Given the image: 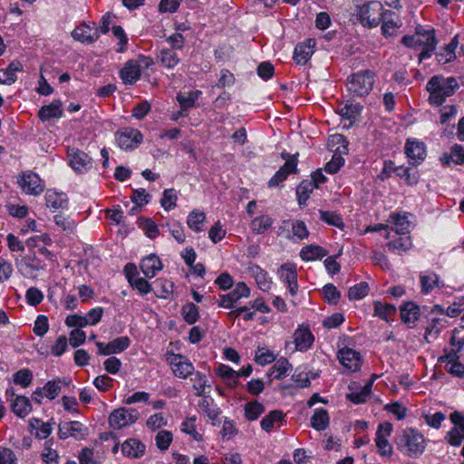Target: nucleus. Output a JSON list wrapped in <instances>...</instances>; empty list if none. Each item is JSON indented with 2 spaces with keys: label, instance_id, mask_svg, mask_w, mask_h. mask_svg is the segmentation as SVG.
<instances>
[{
  "label": "nucleus",
  "instance_id": "obj_1",
  "mask_svg": "<svg viewBox=\"0 0 464 464\" xmlns=\"http://www.w3.org/2000/svg\"><path fill=\"white\" fill-rule=\"evenodd\" d=\"M426 89L430 92V102L440 106L448 97L455 93L459 84L454 77L445 78L436 75L428 82Z\"/></svg>",
  "mask_w": 464,
  "mask_h": 464
},
{
  "label": "nucleus",
  "instance_id": "obj_2",
  "mask_svg": "<svg viewBox=\"0 0 464 464\" xmlns=\"http://www.w3.org/2000/svg\"><path fill=\"white\" fill-rule=\"evenodd\" d=\"M398 449L411 458H418L426 448L424 436L416 429L406 428L396 439Z\"/></svg>",
  "mask_w": 464,
  "mask_h": 464
},
{
  "label": "nucleus",
  "instance_id": "obj_3",
  "mask_svg": "<svg viewBox=\"0 0 464 464\" xmlns=\"http://www.w3.org/2000/svg\"><path fill=\"white\" fill-rule=\"evenodd\" d=\"M401 43L405 46L416 50L421 48L419 54L420 62L430 57L437 44L435 34L432 32H425V34H422V38L416 35H405L402 37Z\"/></svg>",
  "mask_w": 464,
  "mask_h": 464
},
{
  "label": "nucleus",
  "instance_id": "obj_4",
  "mask_svg": "<svg viewBox=\"0 0 464 464\" xmlns=\"http://www.w3.org/2000/svg\"><path fill=\"white\" fill-rule=\"evenodd\" d=\"M383 5L379 1L368 2L357 6L356 15L359 22L364 27L373 28L379 25L383 18Z\"/></svg>",
  "mask_w": 464,
  "mask_h": 464
},
{
  "label": "nucleus",
  "instance_id": "obj_5",
  "mask_svg": "<svg viewBox=\"0 0 464 464\" xmlns=\"http://www.w3.org/2000/svg\"><path fill=\"white\" fill-rule=\"evenodd\" d=\"M374 74L370 70L362 71L347 78V89L353 96L368 95L374 83Z\"/></svg>",
  "mask_w": 464,
  "mask_h": 464
},
{
  "label": "nucleus",
  "instance_id": "obj_6",
  "mask_svg": "<svg viewBox=\"0 0 464 464\" xmlns=\"http://www.w3.org/2000/svg\"><path fill=\"white\" fill-rule=\"evenodd\" d=\"M153 64V60L150 57L140 55L138 60L128 61L120 71V76L125 84H133L140 77V68H148Z\"/></svg>",
  "mask_w": 464,
  "mask_h": 464
},
{
  "label": "nucleus",
  "instance_id": "obj_7",
  "mask_svg": "<svg viewBox=\"0 0 464 464\" xmlns=\"http://www.w3.org/2000/svg\"><path fill=\"white\" fill-rule=\"evenodd\" d=\"M17 184L28 195L39 196L44 191V183L35 172L22 171L17 177Z\"/></svg>",
  "mask_w": 464,
  "mask_h": 464
},
{
  "label": "nucleus",
  "instance_id": "obj_8",
  "mask_svg": "<svg viewBox=\"0 0 464 464\" xmlns=\"http://www.w3.org/2000/svg\"><path fill=\"white\" fill-rule=\"evenodd\" d=\"M140 413L133 408H119L114 410L109 416L110 426L113 429H121L130 425L139 419Z\"/></svg>",
  "mask_w": 464,
  "mask_h": 464
},
{
  "label": "nucleus",
  "instance_id": "obj_9",
  "mask_svg": "<svg viewBox=\"0 0 464 464\" xmlns=\"http://www.w3.org/2000/svg\"><path fill=\"white\" fill-rule=\"evenodd\" d=\"M250 296V288L244 282H238L236 284L235 288L226 295H220L218 300L219 307L230 309L234 308L235 304L239 302L242 298H247Z\"/></svg>",
  "mask_w": 464,
  "mask_h": 464
},
{
  "label": "nucleus",
  "instance_id": "obj_10",
  "mask_svg": "<svg viewBox=\"0 0 464 464\" xmlns=\"http://www.w3.org/2000/svg\"><path fill=\"white\" fill-rule=\"evenodd\" d=\"M281 157L286 161L268 181V186L271 188L278 186L281 182L286 179L290 173H295L296 171L298 162L296 155H290L287 152H282Z\"/></svg>",
  "mask_w": 464,
  "mask_h": 464
},
{
  "label": "nucleus",
  "instance_id": "obj_11",
  "mask_svg": "<svg viewBox=\"0 0 464 464\" xmlns=\"http://www.w3.org/2000/svg\"><path fill=\"white\" fill-rule=\"evenodd\" d=\"M392 431V425L388 421L382 422L378 425L375 443L382 456L390 457L392 454V447L388 441V437H390Z\"/></svg>",
  "mask_w": 464,
  "mask_h": 464
},
{
  "label": "nucleus",
  "instance_id": "obj_12",
  "mask_svg": "<svg viewBox=\"0 0 464 464\" xmlns=\"http://www.w3.org/2000/svg\"><path fill=\"white\" fill-rule=\"evenodd\" d=\"M58 429V436L61 440H66L69 437L83 440L88 435V428L76 420L61 422Z\"/></svg>",
  "mask_w": 464,
  "mask_h": 464
},
{
  "label": "nucleus",
  "instance_id": "obj_13",
  "mask_svg": "<svg viewBox=\"0 0 464 464\" xmlns=\"http://www.w3.org/2000/svg\"><path fill=\"white\" fill-rule=\"evenodd\" d=\"M119 147L122 150H133L142 141L141 133L135 129H124L119 130L115 135Z\"/></svg>",
  "mask_w": 464,
  "mask_h": 464
},
{
  "label": "nucleus",
  "instance_id": "obj_14",
  "mask_svg": "<svg viewBox=\"0 0 464 464\" xmlns=\"http://www.w3.org/2000/svg\"><path fill=\"white\" fill-rule=\"evenodd\" d=\"M168 361L171 366L173 373L179 378L185 379L194 372L192 362L181 354L172 353L170 357L168 358Z\"/></svg>",
  "mask_w": 464,
  "mask_h": 464
},
{
  "label": "nucleus",
  "instance_id": "obj_15",
  "mask_svg": "<svg viewBox=\"0 0 464 464\" xmlns=\"http://www.w3.org/2000/svg\"><path fill=\"white\" fill-rule=\"evenodd\" d=\"M405 154L411 165L420 164L426 157V146L424 142L408 139L405 144Z\"/></svg>",
  "mask_w": 464,
  "mask_h": 464
},
{
  "label": "nucleus",
  "instance_id": "obj_16",
  "mask_svg": "<svg viewBox=\"0 0 464 464\" xmlns=\"http://www.w3.org/2000/svg\"><path fill=\"white\" fill-rule=\"evenodd\" d=\"M95 344L100 355H111L125 351L130 344V339L128 336H121L113 339L107 344L102 342H96Z\"/></svg>",
  "mask_w": 464,
  "mask_h": 464
},
{
  "label": "nucleus",
  "instance_id": "obj_17",
  "mask_svg": "<svg viewBox=\"0 0 464 464\" xmlns=\"http://www.w3.org/2000/svg\"><path fill=\"white\" fill-rule=\"evenodd\" d=\"M279 230L280 233L286 230V237L288 238L295 237L298 240H303L309 237V231L302 220H284Z\"/></svg>",
  "mask_w": 464,
  "mask_h": 464
},
{
  "label": "nucleus",
  "instance_id": "obj_18",
  "mask_svg": "<svg viewBox=\"0 0 464 464\" xmlns=\"http://www.w3.org/2000/svg\"><path fill=\"white\" fill-rule=\"evenodd\" d=\"M340 362L351 372H356L361 367V354L352 348H343L338 352Z\"/></svg>",
  "mask_w": 464,
  "mask_h": 464
},
{
  "label": "nucleus",
  "instance_id": "obj_19",
  "mask_svg": "<svg viewBox=\"0 0 464 464\" xmlns=\"http://www.w3.org/2000/svg\"><path fill=\"white\" fill-rule=\"evenodd\" d=\"M70 165L79 172L86 171L92 168V160L85 152L72 149L69 151Z\"/></svg>",
  "mask_w": 464,
  "mask_h": 464
},
{
  "label": "nucleus",
  "instance_id": "obj_20",
  "mask_svg": "<svg viewBox=\"0 0 464 464\" xmlns=\"http://www.w3.org/2000/svg\"><path fill=\"white\" fill-rule=\"evenodd\" d=\"M372 388V381H369L364 386L361 387L359 384L353 382L349 385V390L352 392L346 394L348 401L354 404L363 403L370 396Z\"/></svg>",
  "mask_w": 464,
  "mask_h": 464
},
{
  "label": "nucleus",
  "instance_id": "obj_21",
  "mask_svg": "<svg viewBox=\"0 0 464 464\" xmlns=\"http://www.w3.org/2000/svg\"><path fill=\"white\" fill-rule=\"evenodd\" d=\"M72 36L74 40L82 43L91 44L96 41L100 36V31L95 25L90 26L88 24H81L77 26L72 32Z\"/></svg>",
  "mask_w": 464,
  "mask_h": 464
},
{
  "label": "nucleus",
  "instance_id": "obj_22",
  "mask_svg": "<svg viewBox=\"0 0 464 464\" xmlns=\"http://www.w3.org/2000/svg\"><path fill=\"white\" fill-rule=\"evenodd\" d=\"M295 347L293 350L306 351L314 343V336L308 327L297 328L293 335Z\"/></svg>",
  "mask_w": 464,
  "mask_h": 464
},
{
  "label": "nucleus",
  "instance_id": "obj_23",
  "mask_svg": "<svg viewBox=\"0 0 464 464\" xmlns=\"http://www.w3.org/2000/svg\"><path fill=\"white\" fill-rule=\"evenodd\" d=\"M315 41L308 39L304 43L297 44L295 48L293 59L297 64H305L314 53Z\"/></svg>",
  "mask_w": 464,
  "mask_h": 464
},
{
  "label": "nucleus",
  "instance_id": "obj_24",
  "mask_svg": "<svg viewBox=\"0 0 464 464\" xmlns=\"http://www.w3.org/2000/svg\"><path fill=\"white\" fill-rule=\"evenodd\" d=\"M146 446L137 439H129L121 445V451L124 456L132 459H140L145 453Z\"/></svg>",
  "mask_w": 464,
  "mask_h": 464
},
{
  "label": "nucleus",
  "instance_id": "obj_25",
  "mask_svg": "<svg viewBox=\"0 0 464 464\" xmlns=\"http://www.w3.org/2000/svg\"><path fill=\"white\" fill-rule=\"evenodd\" d=\"M421 293L430 294L435 287H444V283L440 280V276L435 272L422 273L420 275Z\"/></svg>",
  "mask_w": 464,
  "mask_h": 464
},
{
  "label": "nucleus",
  "instance_id": "obj_26",
  "mask_svg": "<svg viewBox=\"0 0 464 464\" xmlns=\"http://www.w3.org/2000/svg\"><path fill=\"white\" fill-rule=\"evenodd\" d=\"M63 116L62 102L60 100H54L50 104L40 108L38 117L42 121H47L51 119H59Z\"/></svg>",
  "mask_w": 464,
  "mask_h": 464
},
{
  "label": "nucleus",
  "instance_id": "obj_27",
  "mask_svg": "<svg viewBox=\"0 0 464 464\" xmlns=\"http://www.w3.org/2000/svg\"><path fill=\"white\" fill-rule=\"evenodd\" d=\"M140 267L146 277L152 278L162 269V263L156 255H150L141 260Z\"/></svg>",
  "mask_w": 464,
  "mask_h": 464
},
{
  "label": "nucleus",
  "instance_id": "obj_28",
  "mask_svg": "<svg viewBox=\"0 0 464 464\" xmlns=\"http://www.w3.org/2000/svg\"><path fill=\"white\" fill-rule=\"evenodd\" d=\"M390 221L392 222L394 231L398 235H409L411 232V223L408 220V214L403 215L392 213L390 215Z\"/></svg>",
  "mask_w": 464,
  "mask_h": 464
},
{
  "label": "nucleus",
  "instance_id": "obj_29",
  "mask_svg": "<svg viewBox=\"0 0 464 464\" xmlns=\"http://www.w3.org/2000/svg\"><path fill=\"white\" fill-rule=\"evenodd\" d=\"M420 316V307L413 302H407L401 306V319L404 324L415 323Z\"/></svg>",
  "mask_w": 464,
  "mask_h": 464
},
{
  "label": "nucleus",
  "instance_id": "obj_30",
  "mask_svg": "<svg viewBox=\"0 0 464 464\" xmlns=\"http://www.w3.org/2000/svg\"><path fill=\"white\" fill-rule=\"evenodd\" d=\"M158 62L164 67L171 69L179 63V58L176 52L170 48H162L158 55Z\"/></svg>",
  "mask_w": 464,
  "mask_h": 464
},
{
  "label": "nucleus",
  "instance_id": "obj_31",
  "mask_svg": "<svg viewBox=\"0 0 464 464\" xmlns=\"http://www.w3.org/2000/svg\"><path fill=\"white\" fill-rule=\"evenodd\" d=\"M396 314V306L388 303H382L380 301L374 302V315L379 318L391 322Z\"/></svg>",
  "mask_w": 464,
  "mask_h": 464
},
{
  "label": "nucleus",
  "instance_id": "obj_32",
  "mask_svg": "<svg viewBox=\"0 0 464 464\" xmlns=\"http://www.w3.org/2000/svg\"><path fill=\"white\" fill-rule=\"evenodd\" d=\"M443 165L448 166L452 161L455 164H464V149L461 145L456 144L451 148L450 153H444L440 157Z\"/></svg>",
  "mask_w": 464,
  "mask_h": 464
},
{
  "label": "nucleus",
  "instance_id": "obj_33",
  "mask_svg": "<svg viewBox=\"0 0 464 464\" xmlns=\"http://www.w3.org/2000/svg\"><path fill=\"white\" fill-rule=\"evenodd\" d=\"M46 206L53 209L67 208L68 198L66 195L48 190L45 195Z\"/></svg>",
  "mask_w": 464,
  "mask_h": 464
},
{
  "label": "nucleus",
  "instance_id": "obj_34",
  "mask_svg": "<svg viewBox=\"0 0 464 464\" xmlns=\"http://www.w3.org/2000/svg\"><path fill=\"white\" fill-rule=\"evenodd\" d=\"M328 252L320 246L308 245L302 248L300 256L303 260L311 261L327 256Z\"/></svg>",
  "mask_w": 464,
  "mask_h": 464
},
{
  "label": "nucleus",
  "instance_id": "obj_35",
  "mask_svg": "<svg viewBox=\"0 0 464 464\" xmlns=\"http://www.w3.org/2000/svg\"><path fill=\"white\" fill-rule=\"evenodd\" d=\"M395 13L391 10H385L382 19V33L385 37L392 36L395 29L399 27L398 22L394 20Z\"/></svg>",
  "mask_w": 464,
  "mask_h": 464
},
{
  "label": "nucleus",
  "instance_id": "obj_36",
  "mask_svg": "<svg viewBox=\"0 0 464 464\" xmlns=\"http://www.w3.org/2000/svg\"><path fill=\"white\" fill-rule=\"evenodd\" d=\"M327 144L331 151H334L339 154L347 153L348 141L343 134L337 133L331 135L328 139Z\"/></svg>",
  "mask_w": 464,
  "mask_h": 464
},
{
  "label": "nucleus",
  "instance_id": "obj_37",
  "mask_svg": "<svg viewBox=\"0 0 464 464\" xmlns=\"http://www.w3.org/2000/svg\"><path fill=\"white\" fill-rule=\"evenodd\" d=\"M362 107L359 103L347 102L343 107L339 109V114L342 118L351 121H355L361 114Z\"/></svg>",
  "mask_w": 464,
  "mask_h": 464
},
{
  "label": "nucleus",
  "instance_id": "obj_38",
  "mask_svg": "<svg viewBox=\"0 0 464 464\" xmlns=\"http://www.w3.org/2000/svg\"><path fill=\"white\" fill-rule=\"evenodd\" d=\"M329 425V416L324 409H317L311 417V426L316 430H324Z\"/></svg>",
  "mask_w": 464,
  "mask_h": 464
},
{
  "label": "nucleus",
  "instance_id": "obj_39",
  "mask_svg": "<svg viewBox=\"0 0 464 464\" xmlns=\"http://www.w3.org/2000/svg\"><path fill=\"white\" fill-rule=\"evenodd\" d=\"M30 427L36 430L35 437L39 440L46 439L53 431L52 424L40 419L34 418L30 420Z\"/></svg>",
  "mask_w": 464,
  "mask_h": 464
},
{
  "label": "nucleus",
  "instance_id": "obj_40",
  "mask_svg": "<svg viewBox=\"0 0 464 464\" xmlns=\"http://www.w3.org/2000/svg\"><path fill=\"white\" fill-rule=\"evenodd\" d=\"M22 70V65L18 62L11 63L8 67L0 72V82L4 84H12L16 81L15 73Z\"/></svg>",
  "mask_w": 464,
  "mask_h": 464
},
{
  "label": "nucleus",
  "instance_id": "obj_41",
  "mask_svg": "<svg viewBox=\"0 0 464 464\" xmlns=\"http://www.w3.org/2000/svg\"><path fill=\"white\" fill-rule=\"evenodd\" d=\"M12 410L15 415L24 418L32 411V405L27 397L18 396L12 403Z\"/></svg>",
  "mask_w": 464,
  "mask_h": 464
},
{
  "label": "nucleus",
  "instance_id": "obj_42",
  "mask_svg": "<svg viewBox=\"0 0 464 464\" xmlns=\"http://www.w3.org/2000/svg\"><path fill=\"white\" fill-rule=\"evenodd\" d=\"M291 369V364L286 358L281 357L270 368L269 374L275 379H283Z\"/></svg>",
  "mask_w": 464,
  "mask_h": 464
},
{
  "label": "nucleus",
  "instance_id": "obj_43",
  "mask_svg": "<svg viewBox=\"0 0 464 464\" xmlns=\"http://www.w3.org/2000/svg\"><path fill=\"white\" fill-rule=\"evenodd\" d=\"M284 417L283 411L274 410L262 419L260 422L261 428L269 432L274 428L276 422L284 420Z\"/></svg>",
  "mask_w": 464,
  "mask_h": 464
},
{
  "label": "nucleus",
  "instance_id": "obj_44",
  "mask_svg": "<svg viewBox=\"0 0 464 464\" xmlns=\"http://www.w3.org/2000/svg\"><path fill=\"white\" fill-rule=\"evenodd\" d=\"M205 220V213L195 209L188 214L187 224L193 231L200 232L203 230L201 225H203Z\"/></svg>",
  "mask_w": 464,
  "mask_h": 464
},
{
  "label": "nucleus",
  "instance_id": "obj_45",
  "mask_svg": "<svg viewBox=\"0 0 464 464\" xmlns=\"http://www.w3.org/2000/svg\"><path fill=\"white\" fill-rule=\"evenodd\" d=\"M251 270L258 287L264 292L268 291L271 287V280L267 273L258 266L252 267Z\"/></svg>",
  "mask_w": 464,
  "mask_h": 464
},
{
  "label": "nucleus",
  "instance_id": "obj_46",
  "mask_svg": "<svg viewBox=\"0 0 464 464\" xmlns=\"http://www.w3.org/2000/svg\"><path fill=\"white\" fill-rule=\"evenodd\" d=\"M198 407L212 420H215L221 413L219 408L213 404V400L209 397H203L202 400L198 402Z\"/></svg>",
  "mask_w": 464,
  "mask_h": 464
},
{
  "label": "nucleus",
  "instance_id": "obj_47",
  "mask_svg": "<svg viewBox=\"0 0 464 464\" xmlns=\"http://www.w3.org/2000/svg\"><path fill=\"white\" fill-rule=\"evenodd\" d=\"M200 91H193L188 92L187 95H184L183 93H179L177 96V100L180 105V108L182 111H187L189 108H192L195 106L196 101L198 99V97L201 95Z\"/></svg>",
  "mask_w": 464,
  "mask_h": 464
},
{
  "label": "nucleus",
  "instance_id": "obj_48",
  "mask_svg": "<svg viewBox=\"0 0 464 464\" xmlns=\"http://www.w3.org/2000/svg\"><path fill=\"white\" fill-rule=\"evenodd\" d=\"M273 224V219L266 215L256 218L252 223V230L256 234L265 233Z\"/></svg>",
  "mask_w": 464,
  "mask_h": 464
},
{
  "label": "nucleus",
  "instance_id": "obj_49",
  "mask_svg": "<svg viewBox=\"0 0 464 464\" xmlns=\"http://www.w3.org/2000/svg\"><path fill=\"white\" fill-rule=\"evenodd\" d=\"M401 237L393 241H391L387 244V247L389 250H401V251H408L411 249L412 243L411 237L409 235H400Z\"/></svg>",
  "mask_w": 464,
  "mask_h": 464
},
{
  "label": "nucleus",
  "instance_id": "obj_50",
  "mask_svg": "<svg viewBox=\"0 0 464 464\" xmlns=\"http://www.w3.org/2000/svg\"><path fill=\"white\" fill-rule=\"evenodd\" d=\"M265 411V407L255 401L245 405V415L248 420H256Z\"/></svg>",
  "mask_w": 464,
  "mask_h": 464
},
{
  "label": "nucleus",
  "instance_id": "obj_51",
  "mask_svg": "<svg viewBox=\"0 0 464 464\" xmlns=\"http://www.w3.org/2000/svg\"><path fill=\"white\" fill-rule=\"evenodd\" d=\"M276 356L266 347L258 346L256 351L255 361L257 364L266 365L276 361Z\"/></svg>",
  "mask_w": 464,
  "mask_h": 464
},
{
  "label": "nucleus",
  "instance_id": "obj_52",
  "mask_svg": "<svg viewBox=\"0 0 464 464\" xmlns=\"http://www.w3.org/2000/svg\"><path fill=\"white\" fill-rule=\"evenodd\" d=\"M280 278L285 283H293L297 279L296 267L293 264H284L278 270Z\"/></svg>",
  "mask_w": 464,
  "mask_h": 464
},
{
  "label": "nucleus",
  "instance_id": "obj_53",
  "mask_svg": "<svg viewBox=\"0 0 464 464\" xmlns=\"http://www.w3.org/2000/svg\"><path fill=\"white\" fill-rule=\"evenodd\" d=\"M181 312L184 320L189 324H195L199 317L198 308L193 303L184 304Z\"/></svg>",
  "mask_w": 464,
  "mask_h": 464
},
{
  "label": "nucleus",
  "instance_id": "obj_54",
  "mask_svg": "<svg viewBox=\"0 0 464 464\" xmlns=\"http://www.w3.org/2000/svg\"><path fill=\"white\" fill-rule=\"evenodd\" d=\"M314 186L312 182L309 181H303L301 184L297 187L296 189V195H297V200L300 206L304 205L306 200L309 198L310 194L314 190Z\"/></svg>",
  "mask_w": 464,
  "mask_h": 464
},
{
  "label": "nucleus",
  "instance_id": "obj_55",
  "mask_svg": "<svg viewBox=\"0 0 464 464\" xmlns=\"http://www.w3.org/2000/svg\"><path fill=\"white\" fill-rule=\"evenodd\" d=\"M129 283L140 295H147L152 290L150 284L142 277H133V275H130L129 276Z\"/></svg>",
  "mask_w": 464,
  "mask_h": 464
},
{
  "label": "nucleus",
  "instance_id": "obj_56",
  "mask_svg": "<svg viewBox=\"0 0 464 464\" xmlns=\"http://www.w3.org/2000/svg\"><path fill=\"white\" fill-rule=\"evenodd\" d=\"M369 292V285L366 282H361L352 287L348 291V297L350 300H359L367 295Z\"/></svg>",
  "mask_w": 464,
  "mask_h": 464
},
{
  "label": "nucleus",
  "instance_id": "obj_57",
  "mask_svg": "<svg viewBox=\"0 0 464 464\" xmlns=\"http://www.w3.org/2000/svg\"><path fill=\"white\" fill-rule=\"evenodd\" d=\"M61 380L60 379H53L52 381H48L45 385L43 387V390L44 392V396L48 398L49 400L55 399L60 392H61Z\"/></svg>",
  "mask_w": 464,
  "mask_h": 464
},
{
  "label": "nucleus",
  "instance_id": "obj_58",
  "mask_svg": "<svg viewBox=\"0 0 464 464\" xmlns=\"http://www.w3.org/2000/svg\"><path fill=\"white\" fill-rule=\"evenodd\" d=\"M33 380V373L28 369H23L14 374V382L24 388L28 387Z\"/></svg>",
  "mask_w": 464,
  "mask_h": 464
},
{
  "label": "nucleus",
  "instance_id": "obj_59",
  "mask_svg": "<svg viewBox=\"0 0 464 464\" xmlns=\"http://www.w3.org/2000/svg\"><path fill=\"white\" fill-rule=\"evenodd\" d=\"M177 194L173 188L165 189L160 200L162 208L169 211L176 207Z\"/></svg>",
  "mask_w": 464,
  "mask_h": 464
},
{
  "label": "nucleus",
  "instance_id": "obj_60",
  "mask_svg": "<svg viewBox=\"0 0 464 464\" xmlns=\"http://www.w3.org/2000/svg\"><path fill=\"white\" fill-rule=\"evenodd\" d=\"M156 445L160 450L169 449L172 441V433L169 430H160L155 437Z\"/></svg>",
  "mask_w": 464,
  "mask_h": 464
},
{
  "label": "nucleus",
  "instance_id": "obj_61",
  "mask_svg": "<svg viewBox=\"0 0 464 464\" xmlns=\"http://www.w3.org/2000/svg\"><path fill=\"white\" fill-rule=\"evenodd\" d=\"M320 218L327 224L339 228L344 226L342 218L334 212L320 210Z\"/></svg>",
  "mask_w": 464,
  "mask_h": 464
},
{
  "label": "nucleus",
  "instance_id": "obj_62",
  "mask_svg": "<svg viewBox=\"0 0 464 464\" xmlns=\"http://www.w3.org/2000/svg\"><path fill=\"white\" fill-rule=\"evenodd\" d=\"M344 164V160L342 157V154L334 153L332 157V160L326 163L324 169L326 172L330 174L336 173L340 168Z\"/></svg>",
  "mask_w": 464,
  "mask_h": 464
},
{
  "label": "nucleus",
  "instance_id": "obj_63",
  "mask_svg": "<svg viewBox=\"0 0 464 464\" xmlns=\"http://www.w3.org/2000/svg\"><path fill=\"white\" fill-rule=\"evenodd\" d=\"M42 459L46 464H57L59 455L56 450H53L49 445V441L45 442L44 450L41 454Z\"/></svg>",
  "mask_w": 464,
  "mask_h": 464
},
{
  "label": "nucleus",
  "instance_id": "obj_64",
  "mask_svg": "<svg viewBox=\"0 0 464 464\" xmlns=\"http://www.w3.org/2000/svg\"><path fill=\"white\" fill-rule=\"evenodd\" d=\"M215 284L223 291L232 288L234 285V279L227 272L221 273L215 280Z\"/></svg>",
  "mask_w": 464,
  "mask_h": 464
}]
</instances>
